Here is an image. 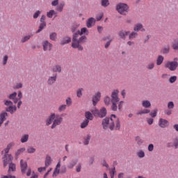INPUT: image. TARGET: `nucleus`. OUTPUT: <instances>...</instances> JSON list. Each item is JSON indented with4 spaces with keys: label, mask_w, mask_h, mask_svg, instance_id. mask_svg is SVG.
I'll list each match as a JSON object with an SVG mask.
<instances>
[{
    "label": "nucleus",
    "mask_w": 178,
    "mask_h": 178,
    "mask_svg": "<svg viewBox=\"0 0 178 178\" xmlns=\"http://www.w3.org/2000/svg\"><path fill=\"white\" fill-rule=\"evenodd\" d=\"M83 34H86L88 35V29L87 28H82L81 31H76L72 38V48H77L79 51H83V46L80 45V44H84L87 40V37L81 36Z\"/></svg>",
    "instance_id": "obj_1"
},
{
    "label": "nucleus",
    "mask_w": 178,
    "mask_h": 178,
    "mask_svg": "<svg viewBox=\"0 0 178 178\" xmlns=\"http://www.w3.org/2000/svg\"><path fill=\"white\" fill-rule=\"evenodd\" d=\"M102 126L104 130L110 129V130H120V121L115 115H111V118H106L102 121Z\"/></svg>",
    "instance_id": "obj_2"
},
{
    "label": "nucleus",
    "mask_w": 178,
    "mask_h": 178,
    "mask_svg": "<svg viewBox=\"0 0 178 178\" xmlns=\"http://www.w3.org/2000/svg\"><path fill=\"white\" fill-rule=\"evenodd\" d=\"M12 161H13V157L12 155H6V159H3V166H8L9 165L8 172H15L16 170V165L14 163H12Z\"/></svg>",
    "instance_id": "obj_3"
},
{
    "label": "nucleus",
    "mask_w": 178,
    "mask_h": 178,
    "mask_svg": "<svg viewBox=\"0 0 178 178\" xmlns=\"http://www.w3.org/2000/svg\"><path fill=\"white\" fill-rule=\"evenodd\" d=\"M116 9L120 15H127V12H129V6L124 3H121L117 5Z\"/></svg>",
    "instance_id": "obj_4"
},
{
    "label": "nucleus",
    "mask_w": 178,
    "mask_h": 178,
    "mask_svg": "<svg viewBox=\"0 0 178 178\" xmlns=\"http://www.w3.org/2000/svg\"><path fill=\"white\" fill-rule=\"evenodd\" d=\"M4 105L7 106L6 108L7 112H10V113H15V112H16L17 107L16 106H13V102L9 100H6L4 101Z\"/></svg>",
    "instance_id": "obj_5"
},
{
    "label": "nucleus",
    "mask_w": 178,
    "mask_h": 178,
    "mask_svg": "<svg viewBox=\"0 0 178 178\" xmlns=\"http://www.w3.org/2000/svg\"><path fill=\"white\" fill-rule=\"evenodd\" d=\"M92 112L95 118H105L106 116V108L105 107L102 108L100 111L95 109Z\"/></svg>",
    "instance_id": "obj_6"
},
{
    "label": "nucleus",
    "mask_w": 178,
    "mask_h": 178,
    "mask_svg": "<svg viewBox=\"0 0 178 178\" xmlns=\"http://www.w3.org/2000/svg\"><path fill=\"white\" fill-rule=\"evenodd\" d=\"M177 66H178L177 61H170L165 64V67L171 70V72H175V70L177 69Z\"/></svg>",
    "instance_id": "obj_7"
},
{
    "label": "nucleus",
    "mask_w": 178,
    "mask_h": 178,
    "mask_svg": "<svg viewBox=\"0 0 178 178\" xmlns=\"http://www.w3.org/2000/svg\"><path fill=\"white\" fill-rule=\"evenodd\" d=\"M63 120V118L60 117V115H55L54 121L53 122V124L51 125V129H55L56 126H59V124L62 123Z\"/></svg>",
    "instance_id": "obj_8"
},
{
    "label": "nucleus",
    "mask_w": 178,
    "mask_h": 178,
    "mask_svg": "<svg viewBox=\"0 0 178 178\" xmlns=\"http://www.w3.org/2000/svg\"><path fill=\"white\" fill-rule=\"evenodd\" d=\"M119 90H115L113 91L111 94V102H119L120 99H119Z\"/></svg>",
    "instance_id": "obj_9"
},
{
    "label": "nucleus",
    "mask_w": 178,
    "mask_h": 178,
    "mask_svg": "<svg viewBox=\"0 0 178 178\" xmlns=\"http://www.w3.org/2000/svg\"><path fill=\"white\" fill-rule=\"evenodd\" d=\"M20 168L22 175H26V170H27V161H20Z\"/></svg>",
    "instance_id": "obj_10"
},
{
    "label": "nucleus",
    "mask_w": 178,
    "mask_h": 178,
    "mask_svg": "<svg viewBox=\"0 0 178 178\" xmlns=\"http://www.w3.org/2000/svg\"><path fill=\"white\" fill-rule=\"evenodd\" d=\"M13 147H15V143H13V142L9 143L7 145V147L4 149L5 154H4L3 159H6V155L7 156L10 155V154H8V153L9 152V151H10V149H12V148H13Z\"/></svg>",
    "instance_id": "obj_11"
},
{
    "label": "nucleus",
    "mask_w": 178,
    "mask_h": 178,
    "mask_svg": "<svg viewBox=\"0 0 178 178\" xmlns=\"http://www.w3.org/2000/svg\"><path fill=\"white\" fill-rule=\"evenodd\" d=\"M44 51H51L52 49V44L49 43L48 40H45L42 42Z\"/></svg>",
    "instance_id": "obj_12"
},
{
    "label": "nucleus",
    "mask_w": 178,
    "mask_h": 178,
    "mask_svg": "<svg viewBox=\"0 0 178 178\" xmlns=\"http://www.w3.org/2000/svg\"><path fill=\"white\" fill-rule=\"evenodd\" d=\"M100 99H101V92H97L92 98V104L94 106H95V105L98 104Z\"/></svg>",
    "instance_id": "obj_13"
},
{
    "label": "nucleus",
    "mask_w": 178,
    "mask_h": 178,
    "mask_svg": "<svg viewBox=\"0 0 178 178\" xmlns=\"http://www.w3.org/2000/svg\"><path fill=\"white\" fill-rule=\"evenodd\" d=\"M159 126H160V127H162L163 129H165V127H168V126H169V122L165 119L160 118L159 122Z\"/></svg>",
    "instance_id": "obj_14"
},
{
    "label": "nucleus",
    "mask_w": 178,
    "mask_h": 178,
    "mask_svg": "<svg viewBox=\"0 0 178 178\" xmlns=\"http://www.w3.org/2000/svg\"><path fill=\"white\" fill-rule=\"evenodd\" d=\"M60 172V161H59L56 166V168L54 169V173L52 175L53 177H56L58 176V173Z\"/></svg>",
    "instance_id": "obj_15"
},
{
    "label": "nucleus",
    "mask_w": 178,
    "mask_h": 178,
    "mask_svg": "<svg viewBox=\"0 0 178 178\" xmlns=\"http://www.w3.org/2000/svg\"><path fill=\"white\" fill-rule=\"evenodd\" d=\"M95 24V19L94 17L89 18L86 22V26L88 29H91Z\"/></svg>",
    "instance_id": "obj_16"
},
{
    "label": "nucleus",
    "mask_w": 178,
    "mask_h": 178,
    "mask_svg": "<svg viewBox=\"0 0 178 178\" xmlns=\"http://www.w3.org/2000/svg\"><path fill=\"white\" fill-rule=\"evenodd\" d=\"M17 97V93L16 92H14L13 93L10 94L8 96L9 99H13L14 102V104H17L19 102V99L16 98Z\"/></svg>",
    "instance_id": "obj_17"
},
{
    "label": "nucleus",
    "mask_w": 178,
    "mask_h": 178,
    "mask_svg": "<svg viewBox=\"0 0 178 178\" xmlns=\"http://www.w3.org/2000/svg\"><path fill=\"white\" fill-rule=\"evenodd\" d=\"M17 97H18L17 108L18 109H20V106H22V98H23V93H22V91L18 92Z\"/></svg>",
    "instance_id": "obj_18"
},
{
    "label": "nucleus",
    "mask_w": 178,
    "mask_h": 178,
    "mask_svg": "<svg viewBox=\"0 0 178 178\" xmlns=\"http://www.w3.org/2000/svg\"><path fill=\"white\" fill-rule=\"evenodd\" d=\"M55 119V113H51L49 118L46 120L47 126H49V124H52V122H54Z\"/></svg>",
    "instance_id": "obj_19"
},
{
    "label": "nucleus",
    "mask_w": 178,
    "mask_h": 178,
    "mask_svg": "<svg viewBox=\"0 0 178 178\" xmlns=\"http://www.w3.org/2000/svg\"><path fill=\"white\" fill-rule=\"evenodd\" d=\"M134 31H140L142 32L145 31V29L144 28H143V24H136L134 26Z\"/></svg>",
    "instance_id": "obj_20"
},
{
    "label": "nucleus",
    "mask_w": 178,
    "mask_h": 178,
    "mask_svg": "<svg viewBox=\"0 0 178 178\" xmlns=\"http://www.w3.org/2000/svg\"><path fill=\"white\" fill-rule=\"evenodd\" d=\"M129 31H121L118 33L119 37L122 40H126V35H129Z\"/></svg>",
    "instance_id": "obj_21"
},
{
    "label": "nucleus",
    "mask_w": 178,
    "mask_h": 178,
    "mask_svg": "<svg viewBox=\"0 0 178 178\" xmlns=\"http://www.w3.org/2000/svg\"><path fill=\"white\" fill-rule=\"evenodd\" d=\"M8 118V113L6 112H2L0 114V122H1V123H3V122H5V120H6V118Z\"/></svg>",
    "instance_id": "obj_22"
},
{
    "label": "nucleus",
    "mask_w": 178,
    "mask_h": 178,
    "mask_svg": "<svg viewBox=\"0 0 178 178\" xmlns=\"http://www.w3.org/2000/svg\"><path fill=\"white\" fill-rule=\"evenodd\" d=\"M85 117L86 120H92L94 119V116L92 115V113H91L90 111H86L85 113Z\"/></svg>",
    "instance_id": "obj_23"
},
{
    "label": "nucleus",
    "mask_w": 178,
    "mask_h": 178,
    "mask_svg": "<svg viewBox=\"0 0 178 178\" xmlns=\"http://www.w3.org/2000/svg\"><path fill=\"white\" fill-rule=\"evenodd\" d=\"M53 72L54 73H56V72H58V73H60V72H62V67H60V65H54L53 67V69H52Z\"/></svg>",
    "instance_id": "obj_24"
},
{
    "label": "nucleus",
    "mask_w": 178,
    "mask_h": 178,
    "mask_svg": "<svg viewBox=\"0 0 178 178\" xmlns=\"http://www.w3.org/2000/svg\"><path fill=\"white\" fill-rule=\"evenodd\" d=\"M77 165V160H72L67 165L68 169H73Z\"/></svg>",
    "instance_id": "obj_25"
},
{
    "label": "nucleus",
    "mask_w": 178,
    "mask_h": 178,
    "mask_svg": "<svg viewBox=\"0 0 178 178\" xmlns=\"http://www.w3.org/2000/svg\"><path fill=\"white\" fill-rule=\"evenodd\" d=\"M56 74L54 76H51L49 78L47 83L48 84H54V83H55V81H56Z\"/></svg>",
    "instance_id": "obj_26"
},
{
    "label": "nucleus",
    "mask_w": 178,
    "mask_h": 178,
    "mask_svg": "<svg viewBox=\"0 0 178 178\" xmlns=\"http://www.w3.org/2000/svg\"><path fill=\"white\" fill-rule=\"evenodd\" d=\"M163 63V56H159L156 60L157 66H160V65H162Z\"/></svg>",
    "instance_id": "obj_27"
},
{
    "label": "nucleus",
    "mask_w": 178,
    "mask_h": 178,
    "mask_svg": "<svg viewBox=\"0 0 178 178\" xmlns=\"http://www.w3.org/2000/svg\"><path fill=\"white\" fill-rule=\"evenodd\" d=\"M142 105L144 108H149L151 106V102L148 100H144L142 102Z\"/></svg>",
    "instance_id": "obj_28"
},
{
    "label": "nucleus",
    "mask_w": 178,
    "mask_h": 178,
    "mask_svg": "<svg viewBox=\"0 0 178 178\" xmlns=\"http://www.w3.org/2000/svg\"><path fill=\"white\" fill-rule=\"evenodd\" d=\"M70 41H72V39L70 37H65L61 42V45H65V44H69Z\"/></svg>",
    "instance_id": "obj_29"
},
{
    "label": "nucleus",
    "mask_w": 178,
    "mask_h": 178,
    "mask_svg": "<svg viewBox=\"0 0 178 178\" xmlns=\"http://www.w3.org/2000/svg\"><path fill=\"white\" fill-rule=\"evenodd\" d=\"M88 123H90V120H85L81 124V129H86L88 126Z\"/></svg>",
    "instance_id": "obj_30"
},
{
    "label": "nucleus",
    "mask_w": 178,
    "mask_h": 178,
    "mask_svg": "<svg viewBox=\"0 0 178 178\" xmlns=\"http://www.w3.org/2000/svg\"><path fill=\"white\" fill-rule=\"evenodd\" d=\"M47 26V23L45 22H41L40 24L38 30L36 31V33H40L44 29V27Z\"/></svg>",
    "instance_id": "obj_31"
},
{
    "label": "nucleus",
    "mask_w": 178,
    "mask_h": 178,
    "mask_svg": "<svg viewBox=\"0 0 178 178\" xmlns=\"http://www.w3.org/2000/svg\"><path fill=\"white\" fill-rule=\"evenodd\" d=\"M51 156H47L46 157V160H45V166L47 168H48V166H49V165H51Z\"/></svg>",
    "instance_id": "obj_32"
},
{
    "label": "nucleus",
    "mask_w": 178,
    "mask_h": 178,
    "mask_svg": "<svg viewBox=\"0 0 178 178\" xmlns=\"http://www.w3.org/2000/svg\"><path fill=\"white\" fill-rule=\"evenodd\" d=\"M24 151H26L25 147H22L21 149H17L15 152V156H19V155H20V154H23V152H24Z\"/></svg>",
    "instance_id": "obj_33"
},
{
    "label": "nucleus",
    "mask_w": 178,
    "mask_h": 178,
    "mask_svg": "<svg viewBox=\"0 0 178 178\" xmlns=\"http://www.w3.org/2000/svg\"><path fill=\"white\" fill-rule=\"evenodd\" d=\"M29 141V134H25L21 138V143H27Z\"/></svg>",
    "instance_id": "obj_34"
},
{
    "label": "nucleus",
    "mask_w": 178,
    "mask_h": 178,
    "mask_svg": "<svg viewBox=\"0 0 178 178\" xmlns=\"http://www.w3.org/2000/svg\"><path fill=\"white\" fill-rule=\"evenodd\" d=\"M137 35H138L137 32H132L131 34H129V40H134V38H137Z\"/></svg>",
    "instance_id": "obj_35"
},
{
    "label": "nucleus",
    "mask_w": 178,
    "mask_h": 178,
    "mask_svg": "<svg viewBox=\"0 0 178 178\" xmlns=\"http://www.w3.org/2000/svg\"><path fill=\"white\" fill-rule=\"evenodd\" d=\"M173 49L178 50V39H175L172 42Z\"/></svg>",
    "instance_id": "obj_36"
},
{
    "label": "nucleus",
    "mask_w": 178,
    "mask_h": 178,
    "mask_svg": "<svg viewBox=\"0 0 178 178\" xmlns=\"http://www.w3.org/2000/svg\"><path fill=\"white\" fill-rule=\"evenodd\" d=\"M101 5L102 6H104V8H106V6H109V0H102Z\"/></svg>",
    "instance_id": "obj_37"
},
{
    "label": "nucleus",
    "mask_w": 178,
    "mask_h": 178,
    "mask_svg": "<svg viewBox=\"0 0 178 178\" xmlns=\"http://www.w3.org/2000/svg\"><path fill=\"white\" fill-rule=\"evenodd\" d=\"M146 67L148 70H152V69L155 67V63H149V64L147 65Z\"/></svg>",
    "instance_id": "obj_38"
},
{
    "label": "nucleus",
    "mask_w": 178,
    "mask_h": 178,
    "mask_svg": "<svg viewBox=\"0 0 178 178\" xmlns=\"http://www.w3.org/2000/svg\"><path fill=\"white\" fill-rule=\"evenodd\" d=\"M91 138V137L90 136V135H88L83 141V144L84 145H88L89 143H90V139Z\"/></svg>",
    "instance_id": "obj_39"
},
{
    "label": "nucleus",
    "mask_w": 178,
    "mask_h": 178,
    "mask_svg": "<svg viewBox=\"0 0 178 178\" xmlns=\"http://www.w3.org/2000/svg\"><path fill=\"white\" fill-rule=\"evenodd\" d=\"M31 37H33V34L28 35L24 37V38L22 39V42H26V41H29V40L30 38H31Z\"/></svg>",
    "instance_id": "obj_40"
},
{
    "label": "nucleus",
    "mask_w": 178,
    "mask_h": 178,
    "mask_svg": "<svg viewBox=\"0 0 178 178\" xmlns=\"http://www.w3.org/2000/svg\"><path fill=\"white\" fill-rule=\"evenodd\" d=\"M149 112H151V111L149 109H144L137 113V115H144L145 113H149Z\"/></svg>",
    "instance_id": "obj_41"
},
{
    "label": "nucleus",
    "mask_w": 178,
    "mask_h": 178,
    "mask_svg": "<svg viewBox=\"0 0 178 178\" xmlns=\"http://www.w3.org/2000/svg\"><path fill=\"white\" fill-rule=\"evenodd\" d=\"M27 152L29 154H34V152H35V148L30 146L27 148Z\"/></svg>",
    "instance_id": "obj_42"
},
{
    "label": "nucleus",
    "mask_w": 178,
    "mask_h": 178,
    "mask_svg": "<svg viewBox=\"0 0 178 178\" xmlns=\"http://www.w3.org/2000/svg\"><path fill=\"white\" fill-rule=\"evenodd\" d=\"M54 15H55V10H51L50 11L47 12V17H49L50 19H51V17H52V16H54Z\"/></svg>",
    "instance_id": "obj_43"
},
{
    "label": "nucleus",
    "mask_w": 178,
    "mask_h": 178,
    "mask_svg": "<svg viewBox=\"0 0 178 178\" xmlns=\"http://www.w3.org/2000/svg\"><path fill=\"white\" fill-rule=\"evenodd\" d=\"M136 141L138 145H141V144L144 143V141L143 140V139H141V138H140V136L136 137Z\"/></svg>",
    "instance_id": "obj_44"
},
{
    "label": "nucleus",
    "mask_w": 178,
    "mask_h": 178,
    "mask_svg": "<svg viewBox=\"0 0 178 178\" xmlns=\"http://www.w3.org/2000/svg\"><path fill=\"white\" fill-rule=\"evenodd\" d=\"M137 155L138 158H144V156H145V153L144 152V151L140 150L139 152H138Z\"/></svg>",
    "instance_id": "obj_45"
},
{
    "label": "nucleus",
    "mask_w": 178,
    "mask_h": 178,
    "mask_svg": "<svg viewBox=\"0 0 178 178\" xmlns=\"http://www.w3.org/2000/svg\"><path fill=\"white\" fill-rule=\"evenodd\" d=\"M177 80V76H172L169 79V83H171V84H173V83H175V81Z\"/></svg>",
    "instance_id": "obj_46"
},
{
    "label": "nucleus",
    "mask_w": 178,
    "mask_h": 178,
    "mask_svg": "<svg viewBox=\"0 0 178 178\" xmlns=\"http://www.w3.org/2000/svg\"><path fill=\"white\" fill-rule=\"evenodd\" d=\"M170 49V47L169 46H166V47H165L162 49V53H163V54H168Z\"/></svg>",
    "instance_id": "obj_47"
},
{
    "label": "nucleus",
    "mask_w": 178,
    "mask_h": 178,
    "mask_svg": "<svg viewBox=\"0 0 178 178\" xmlns=\"http://www.w3.org/2000/svg\"><path fill=\"white\" fill-rule=\"evenodd\" d=\"M109 173H110L111 177L113 178L115 176V173H116V170H115V167L110 170Z\"/></svg>",
    "instance_id": "obj_48"
},
{
    "label": "nucleus",
    "mask_w": 178,
    "mask_h": 178,
    "mask_svg": "<svg viewBox=\"0 0 178 178\" xmlns=\"http://www.w3.org/2000/svg\"><path fill=\"white\" fill-rule=\"evenodd\" d=\"M56 33L54 32V33H51L50 34V40H51L52 41H55V40H56Z\"/></svg>",
    "instance_id": "obj_49"
},
{
    "label": "nucleus",
    "mask_w": 178,
    "mask_h": 178,
    "mask_svg": "<svg viewBox=\"0 0 178 178\" xmlns=\"http://www.w3.org/2000/svg\"><path fill=\"white\" fill-rule=\"evenodd\" d=\"M82 91H83V88H80L77 90L76 92V95L79 98L81 97V96L83 95V93H82Z\"/></svg>",
    "instance_id": "obj_50"
},
{
    "label": "nucleus",
    "mask_w": 178,
    "mask_h": 178,
    "mask_svg": "<svg viewBox=\"0 0 178 178\" xmlns=\"http://www.w3.org/2000/svg\"><path fill=\"white\" fill-rule=\"evenodd\" d=\"M112 111H118V105L116 104V102H112V106H111Z\"/></svg>",
    "instance_id": "obj_51"
},
{
    "label": "nucleus",
    "mask_w": 178,
    "mask_h": 178,
    "mask_svg": "<svg viewBox=\"0 0 178 178\" xmlns=\"http://www.w3.org/2000/svg\"><path fill=\"white\" fill-rule=\"evenodd\" d=\"M168 109H173V108H175V104H173V102H168Z\"/></svg>",
    "instance_id": "obj_52"
},
{
    "label": "nucleus",
    "mask_w": 178,
    "mask_h": 178,
    "mask_svg": "<svg viewBox=\"0 0 178 178\" xmlns=\"http://www.w3.org/2000/svg\"><path fill=\"white\" fill-rule=\"evenodd\" d=\"M104 104L106 105H109V104H111V98L109 97H106L105 99H104Z\"/></svg>",
    "instance_id": "obj_53"
},
{
    "label": "nucleus",
    "mask_w": 178,
    "mask_h": 178,
    "mask_svg": "<svg viewBox=\"0 0 178 178\" xmlns=\"http://www.w3.org/2000/svg\"><path fill=\"white\" fill-rule=\"evenodd\" d=\"M65 109H66V105H65V104L60 106L58 108L59 112H62V111H65Z\"/></svg>",
    "instance_id": "obj_54"
},
{
    "label": "nucleus",
    "mask_w": 178,
    "mask_h": 178,
    "mask_svg": "<svg viewBox=\"0 0 178 178\" xmlns=\"http://www.w3.org/2000/svg\"><path fill=\"white\" fill-rule=\"evenodd\" d=\"M102 17H104V13H101L100 14L97 15L96 19H97V22H99V20H101V19H102Z\"/></svg>",
    "instance_id": "obj_55"
},
{
    "label": "nucleus",
    "mask_w": 178,
    "mask_h": 178,
    "mask_svg": "<svg viewBox=\"0 0 178 178\" xmlns=\"http://www.w3.org/2000/svg\"><path fill=\"white\" fill-rule=\"evenodd\" d=\"M157 113H158V111L154 110L153 112L150 113V116L152 118H155L156 116Z\"/></svg>",
    "instance_id": "obj_56"
},
{
    "label": "nucleus",
    "mask_w": 178,
    "mask_h": 178,
    "mask_svg": "<svg viewBox=\"0 0 178 178\" xmlns=\"http://www.w3.org/2000/svg\"><path fill=\"white\" fill-rule=\"evenodd\" d=\"M66 104L68 106H70V105H72V98L70 97L67 98Z\"/></svg>",
    "instance_id": "obj_57"
},
{
    "label": "nucleus",
    "mask_w": 178,
    "mask_h": 178,
    "mask_svg": "<svg viewBox=\"0 0 178 178\" xmlns=\"http://www.w3.org/2000/svg\"><path fill=\"white\" fill-rule=\"evenodd\" d=\"M41 12L40 10L36 11L33 15V19H37L40 16Z\"/></svg>",
    "instance_id": "obj_58"
},
{
    "label": "nucleus",
    "mask_w": 178,
    "mask_h": 178,
    "mask_svg": "<svg viewBox=\"0 0 178 178\" xmlns=\"http://www.w3.org/2000/svg\"><path fill=\"white\" fill-rule=\"evenodd\" d=\"M38 170L40 172V173H41V172H45V170H47V167H40L38 168Z\"/></svg>",
    "instance_id": "obj_59"
},
{
    "label": "nucleus",
    "mask_w": 178,
    "mask_h": 178,
    "mask_svg": "<svg viewBox=\"0 0 178 178\" xmlns=\"http://www.w3.org/2000/svg\"><path fill=\"white\" fill-rule=\"evenodd\" d=\"M8 56H4L3 58V65H6L7 62H8Z\"/></svg>",
    "instance_id": "obj_60"
},
{
    "label": "nucleus",
    "mask_w": 178,
    "mask_h": 178,
    "mask_svg": "<svg viewBox=\"0 0 178 178\" xmlns=\"http://www.w3.org/2000/svg\"><path fill=\"white\" fill-rule=\"evenodd\" d=\"M77 27H79L78 25H74V26H72V28H71V31H72V33H74V31H76L77 30Z\"/></svg>",
    "instance_id": "obj_61"
},
{
    "label": "nucleus",
    "mask_w": 178,
    "mask_h": 178,
    "mask_svg": "<svg viewBox=\"0 0 178 178\" xmlns=\"http://www.w3.org/2000/svg\"><path fill=\"white\" fill-rule=\"evenodd\" d=\"M23 87V84L22 83H17V85L14 87V88L19 89Z\"/></svg>",
    "instance_id": "obj_62"
},
{
    "label": "nucleus",
    "mask_w": 178,
    "mask_h": 178,
    "mask_svg": "<svg viewBox=\"0 0 178 178\" xmlns=\"http://www.w3.org/2000/svg\"><path fill=\"white\" fill-rule=\"evenodd\" d=\"M148 151L151 152V151H154V145L153 144H150L148 146Z\"/></svg>",
    "instance_id": "obj_63"
},
{
    "label": "nucleus",
    "mask_w": 178,
    "mask_h": 178,
    "mask_svg": "<svg viewBox=\"0 0 178 178\" xmlns=\"http://www.w3.org/2000/svg\"><path fill=\"white\" fill-rule=\"evenodd\" d=\"M174 145H175V148H177V147H178V139L177 138L174 139Z\"/></svg>",
    "instance_id": "obj_64"
}]
</instances>
